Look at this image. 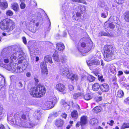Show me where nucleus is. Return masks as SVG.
I'll use <instances>...</instances> for the list:
<instances>
[{"instance_id":"obj_1","label":"nucleus","mask_w":129,"mask_h":129,"mask_svg":"<svg viewBox=\"0 0 129 129\" xmlns=\"http://www.w3.org/2000/svg\"><path fill=\"white\" fill-rule=\"evenodd\" d=\"M7 53L5 52V50L3 51L0 55V66L3 67H5L7 69L10 71L16 73H20L23 71L22 68L20 67L18 64H15V65L10 63L9 65L7 66L3 63V60L5 63L9 62V60L8 59H4L7 56Z\"/></svg>"},{"instance_id":"obj_2","label":"nucleus","mask_w":129,"mask_h":129,"mask_svg":"<svg viewBox=\"0 0 129 129\" xmlns=\"http://www.w3.org/2000/svg\"><path fill=\"white\" fill-rule=\"evenodd\" d=\"M15 119V123L17 125L25 128H30L33 127L36 124L33 123L32 122L28 120V118L24 114L21 116L17 114L14 116Z\"/></svg>"},{"instance_id":"obj_3","label":"nucleus","mask_w":129,"mask_h":129,"mask_svg":"<svg viewBox=\"0 0 129 129\" xmlns=\"http://www.w3.org/2000/svg\"><path fill=\"white\" fill-rule=\"evenodd\" d=\"M46 91L45 87L39 85L35 87H32L30 89V94L32 96L37 98H41L44 94Z\"/></svg>"},{"instance_id":"obj_4","label":"nucleus","mask_w":129,"mask_h":129,"mask_svg":"<svg viewBox=\"0 0 129 129\" xmlns=\"http://www.w3.org/2000/svg\"><path fill=\"white\" fill-rule=\"evenodd\" d=\"M15 24L12 20L8 19H5L0 23L1 28L7 32L13 30L15 28Z\"/></svg>"},{"instance_id":"obj_5","label":"nucleus","mask_w":129,"mask_h":129,"mask_svg":"<svg viewBox=\"0 0 129 129\" xmlns=\"http://www.w3.org/2000/svg\"><path fill=\"white\" fill-rule=\"evenodd\" d=\"M60 73L61 75L66 76L68 78L70 79L72 81H73L74 80L76 81L78 80V76L73 73L70 74L68 69L67 68H64L60 69Z\"/></svg>"},{"instance_id":"obj_6","label":"nucleus","mask_w":129,"mask_h":129,"mask_svg":"<svg viewBox=\"0 0 129 129\" xmlns=\"http://www.w3.org/2000/svg\"><path fill=\"white\" fill-rule=\"evenodd\" d=\"M103 51L105 60L107 61L111 60L113 53L112 48L109 46L105 45L103 48Z\"/></svg>"},{"instance_id":"obj_7","label":"nucleus","mask_w":129,"mask_h":129,"mask_svg":"<svg viewBox=\"0 0 129 129\" xmlns=\"http://www.w3.org/2000/svg\"><path fill=\"white\" fill-rule=\"evenodd\" d=\"M25 54L22 51L20 50L14 53L10 57L11 59L12 60L13 59L16 60L17 58L18 59H20L18 60V62L20 63L22 62L23 60H25Z\"/></svg>"},{"instance_id":"obj_8","label":"nucleus","mask_w":129,"mask_h":129,"mask_svg":"<svg viewBox=\"0 0 129 129\" xmlns=\"http://www.w3.org/2000/svg\"><path fill=\"white\" fill-rule=\"evenodd\" d=\"M93 43L92 41L88 44L87 45L85 43H82L81 46L78 47V50L80 52L84 53L87 52L90 50L92 47Z\"/></svg>"},{"instance_id":"obj_9","label":"nucleus","mask_w":129,"mask_h":129,"mask_svg":"<svg viewBox=\"0 0 129 129\" xmlns=\"http://www.w3.org/2000/svg\"><path fill=\"white\" fill-rule=\"evenodd\" d=\"M56 98L53 97L52 98H50L49 100L46 102L43 105V107L45 110L50 109L54 106L56 101Z\"/></svg>"},{"instance_id":"obj_10","label":"nucleus","mask_w":129,"mask_h":129,"mask_svg":"<svg viewBox=\"0 0 129 129\" xmlns=\"http://www.w3.org/2000/svg\"><path fill=\"white\" fill-rule=\"evenodd\" d=\"M55 88L57 91L63 92V94L66 92V87L62 84L59 83L57 84L56 85Z\"/></svg>"},{"instance_id":"obj_11","label":"nucleus","mask_w":129,"mask_h":129,"mask_svg":"<svg viewBox=\"0 0 129 129\" xmlns=\"http://www.w3.org/2000/svg\"><path fill=\"white\" fill-rule=\"evenodd\" d=\"M42 73L43 74H47L48 73L46 64L44 62H42L40 64Z\"/></svg>"},{"instance_id":"obj_12","label":"nucleus","mask_w":129,"mask_h":129,"mask_svg":"<svg viewBox=\"0 0 129 129\" xmlns=\"http://www.w3.org/2000/svg\"><path fill=\"white\" fill-rule=\"evenodd\" d=\"M100 88L102 92H106L109 91V87L108 84L106 83H104L101 85Z\"/></svg>"},{"instance_id":"obj_13","label":"nucleus","mask_w":129,"mask_h":129,"mask_svg":"<svg viewBox=\"0 0 129 129\" xmlns=\"http://www.w3.org/2000/svg\"><path fill=\"white\" fill-rule=\"evenodd\" d=\"M87 64L89 66H95L99 65L100 64V62L98 60H94L92 61H88L87 62Z\"/></svg>"},{"instance_id":"obj_14","label":"nucleus","mask_w":129,"mask_h":129,"mask_svg":"<svg viewBox=\"0 0 129 129\" xmlns=\"http://www.w3.org/2000/svg\"><path fill=\"white\" fill-rule=\"evenodd\" d=\"M64 124V121L60 119H56L55 121V124L58 127H61Z\"/></svg>"},{"instance_id":"obj_15","label":"nucleus","mask_w":129,"mask_h":129,"mask_svg":"<svg viewBox=\"0 0 129 129\" xmlns=\"http://www.w3.org/2000/svg\"><path fill=\"white\" fill-rule=\"evenodd\" d=\"M56 48L57 50L60 51H62L65 48L64 44L61 43H58L56 44Z\"/></svg>"},{"instance_id":"obj_16","label":"nucleus","mask_w":129,"mask_h":129,"mask_svg":"<svg viewBox=\"0 0 129 129\" xmlns=\"http://www.w3.org/2000/svg\"><path fill=\"white\" fill-rule=\"evenodd\" d=\"M30 26L29 29V30L33 33H35L36 31V28L34 27V23L33 22L31 21L29 23Z\"/></svg>"},{"instance_id":"obj_17","label":"nucleus","mask_w":129,"mask_h":129,"mask_svg":"<svg viewBox=\"0 0 129 129\" xmlns=\"http://www.w3.org/2000/svg\"><path fill=\"white\" fill-rule=\"evenodd\" d=\"M87 120V116H83L81 117L80 122L81 125H84L86 123Z\"/></svg>"},{"instance_id":"obj_18","label":"nucleus","mask_w":129,"mask_h":129,"mask_svg":"<svg viewBox=\"0 0 129 129\" xmlns=\"http://www.w3.org/2000/svg\"><path fill=\"white\" fill-rule=\"evenodd\" d=\"M12 8L15 11H17L19 9L18 5L17 3H14L11 5Z\"/></svg>"},{"instance_id":"obj_19","label":"nucleus","mask_w":129,"mask_h":129,"mask_svg":"<svg viewBox=\"0 0 129 129\" xmlns=\"http://www.w3.org/2000/svg\"><path fill=\"white\" fill-rule=\"evenodd\" d=\"M100 87V85L98 83H95L93 84L92 86V89L94 91H98Z\"/></svg>"},{"instance_id":"obj_20","label":"nucleus","mask_w":129,"mask_h":129,"mask_svg":"<svg viewBox=\"0 0 129 129\" xmlns=\"http://www.w3.org/2000/svg\"><path fill=\"white\" fill-rule=\"evenodd\" d=\"M44 60L46 63L49 62L50 63H53L51 56L50 55H47L45 56L44 58Z\"/></svg>"},{"instance_id":"obj_21","label":"nucleus","mask_w":129,"mask_h":129,"mask_svg":"<svg viewBox=\"0 0 129 129\" xmlns=\"http://www.w3.org/2000/svg\"><path fill=\"white\" fill-rule=\"evenodd\" d=\"M8 6V4L6 2H1L0 3V8L2 10H4L6 9Z\"/></svg>"},{"instance_id":"obj_22","label":"nucleus","mask_w":129,"mask_h":129,"mask_svg":"<svg viewBox=\"0 0 129 129\" xmlns=\"http://www.w3.org/2000/svg\"><path fill=\"white\" fill-rule=\"evenodd\" d=\"M95 74L96 76H98L99 80L101 82L103 83L104 82L105 80L103 78V76L101 74L98 73H95Z\"/></svg>"},{"instance_id":"obj_23","label":"nucleus","mask_w":129,"mask_h":129,"mask_svg":"<svg viewBox=\"0 0 129 129\" xmlns=\"http://www.w3.org/2000/svg\"><path fill=\"white\" fill-rule=\"evenodd\" d=\"M124 95V93L122 90L120 89L117 92L116 95L118 97L121 98H122Z\"/></svg>"},{"instance_id":"obj_24","label":"nucleus","mask_w":129,"mask_h":129,"mask_svg":"<svg viewBox=\"0 0 129 129\" xmlns=\"http://www.w3.org/2000/svg\"><path fill=\"white\" fill-rule=\"evenodd\" d=\"M0 84L1 85L2 87L5 85L6 81H5V78L2 76H0Z\"/></svg>"},{"instance_id":"obj_25","label":"nucleus","mask_w":129,"mask_h":129,"mask_svg":"<svg viewBox=\"0 0 129 129\" xmlns=\"http://www.w3.org/2000/svg\"><path fill=\"white\" fill-rule=\"evenodd\" d=\"M41 113L39 110H37L34 113L35 117L37 120H39L41 118Z\"/></svg>"},{"instance_id":"obj_26","label":"nucleus","mask_w":129,"mask_h":129,"mask_svg":"<svg viewBox=\"0 0 129 129\" xmlns=\"http://www.w3.org/2000/svg\"><path fill=\"white\" fill-rule=\"evenodd\" d=\"M71 115L72 117L76 119L78 117V113L75 110H74L71 112Z\"/></svg>"},{"instance_id":"obj_27","label":"nucleus","mask_w":129,"mask_h":129,"mask_svg":"<svg viewBox=\"0 0 129 129\" xmlns=\"http://www.w3.org/2000/svg\"><path fill=\"white\" fill-rule=\"evenodd\" d=\"M77 8L79 9V11L81 12L85 11L86 9V7L83 5H80L77 6Z\"/></svg>"},{"instance_id":"obj_28","label":"nucleus","mask_w":129,"mask_h":129,"mask_svg":"<svg viewBox=\"0 0 129 129\" xmlns=\"http://www.w3.org/2000/svg\"><path fill=\"white\" fill-rule=\"evenodd\" d=\"M58 54L57 53L55 52L53 55V57L54 60L57 62H59L60 59L58 58Z\"/></svg>"},{"instance_id":"obj_29","label":"nucleus","mask_w":129,"mask_h":129,"mask_svg":"<svg viewBox=\"0 0 129 129\" xmlns=\"http://www.w3.org/2000/svg\"><path fill=\"white\" fill-rule=\"evenodd\" d=\"M92 95L91 94L88 93L84 95V98L86 100H89L92 98Z\"/></svg>"},{"instance_id":"obj_30","label":"nucleus","mask_w":129,"mask_h":129,"mask_svg":"<svg viewBox=\"0 0 129 129\" xmlns=\"http://www.w3.org/2000/svg\"><path fill=\"white\" fill-rule=\"evenodd\" d=\"M124 19L126 22H129V12H126L124 14Z\"/></svg>"},{"instance_id":"obj_31","label":"nucleus","mask_w":129,"mask_h":129,"mask_svg":"<svg viewBox=\"0 0 129 129\" xmlns=\"http://www.w3.org/2000/svg\"><path fill=\"white\" fill-rule=\"evenodd\" d=\"M93 111L95 113H97L101 111V107L100 106H97L93 109Z\"/></svg>"},{"instance_id":"obj_32","label":"nucleus","mask_w":129,"mask_h":129,"mask_svg":"<svg viewBox=\"0 0 129 129\" xmlns=\"http://www.w3.org/2000/svg\"><path fill=\"white\" fill-rule=\"evenodd\" d=\"M108 15V12L106 11L101 13V16L103 18H106L107 16Z\"/></svg>"},{"instance_id":"obj_33","label":"nucleus","mask_w":129,"mask_h":129,"mask_svg":"<svg viewBox=\"0 0 129 129\" xmlns=\"http://www.w3.org/2000/svg\"><path fill=\"white\" fill-rule=\"evenodd\" d=\"M87 79L89 82H91L95 80V78L91 75H90L87 77Z\"/></svg>"},{"instance_id":"obj_34","label":"nucleus","mask_w":129,"mask_h":129,"mask_svg":"<svg viewBox=\"0 0 129 129\" xmlns=\"http://www.w3.org/2000/svg\"><path fill=\"white\" fill-rule=\"evenodd\" d=\"M98 120L94 118L92 119L90 121V123L92 125L96 124L98 123Z\"/></svg>"},{"instance_id":"obj_35","label":"nucleus","mask_w":129,"mask_h":129,"mask_svg":"<svg viewBox=\"0 0 129 129\" xmlns=\"http://www.w3.org/2000/svg\"><path fill=\"white\" fill-rule=\"evenodd\" d=\"M83 95L82 93H77L74 94L73 96V98L74 99H76L77 98L82 96Z\"/></svg>"},{"instance_id":"obj_36","label":"nucleus","mask_w":129,"mask_h":129,"mask_svg":"<svg viewBox=\"0 0 129 129\" xmlns=\"http://www.w3.org/2000/svg\"><path fill=\"white\" fill-rule=\"evenodd\" d=\"M6 15L8 16H12L13 14V13L11 10H8L6 11Z\"/></svg>"},{"instance_id":"obj_37","label":"nucleus","mask_w":129,"mask_h":129,"mask_svg":"<svg viewBox=\"0 0 129 129\" xmlns=\"http://www.w3.org/2000/svg\"><path fill=\"white\" fill-rule=\"evenodd\" d=\"M69 4L67 2H65L62 6L63 9L65 10L66 9L68 8L69 7Z\"/></svg>"},{"instance_id":"obj_38","label":"nucleus","mask_w":129,"mask_h":129,"mask_svg":"<svg viewBox=\"0 0 129 129\" xmlns=\"http://www.w3.org/2000/svg\"><path fill=\"white\" fill-rule=\"evenodd\" d=\"M109 35V33H107L103 31L101 32L99 34V36H108Z\"/></svg>"},{"instance_id":"obj_39","label":"nucleus","mask_w":129,"mask_h":129,"mask_svg":"<svg viewBox=\"0 0 129 129\" xmlns=\"http://www.w3.org/2000/svg\"><path fill=\"white\" fill-rule=\"evenodd\" d=\"M62 59H61L62 63L65 62L67 61V57L65 55H63L62 57Z\"/></svg>"},{"instance_id":"obj_40","label":"nucleus","mask_w":129,"mask_h":129,"mask_svg":"<svg viewBox=\"0 0 129 129\" xmlns=\"http://www.w3.org/2000/svg\"><path fill=\"white\" fill-rule=\"evenodd\" d=\"M124 103L126 104H129V97H127L124 100Z\"/></svg>"},{"instance_id":"obj_41","label":"nucleus","mask_w":129,"mask_h":129,"mask_svg":"<svg viewBox=\"0 0 129 129\" xmlns=\"http://www.w3.org/2000/svg\"><path fill=\"white\" fill-rule=\"evenodd\" d=\"M23 81H20L19 82L18 84V86L21 87L23 86Z\"/></svg>"},{"instance_id":"obj_42","label":"nucleus","mask_w":129,"mask_h":129,"mask_svg":"<svg viewBox=\"0 0 129 129\" xmlns=\"http://www.w3.org/2000/svg\"><path fill=\"white\" fill-rule=\"evenodd\" d=\"M116 70V67L113 66H111L110 68V70L111 72H114Z\"/></svg>"},{"instance_id":"obj_43","label":"nucleus","mask_w":129,"mask_h":129,"mask_svg":"<svg viewBox=\"0 0 129 129\" xmlns=\"http://www.w3.org/2000/svg\"><path fill=\"white\" fill-rule=\"evenodd\" d=\"M116 2L119 4H121L123 3L124 0H115Z\"/></svg>"},{"instance_id":"obj_44","label":"nucleus","mask_w":129,"mask_h":129,"mask_svg":"<svg viewBox=\"0 0 129 129\" xmlns=\"http://www.w3.org/2000/svg\"><path fill=\"white\" fill-rule=\"evenodd\" d=\"M20 7L21 9H24L25 7V5L23 3H22L20 5Z\"/></svg>"},{"instance_id":"obj_45","label":"nucleus","mask_w":129,"mask_h":129,"mask_svg":"<svg viewBox=\"0 0 129 129\" xmlns=\"http://www.w3.org/2000/svg\"><path fill=\"white\" fill-rule=\"evenodd\" d=\"M30 55L32 59H33L36 56L35 54L32 52H30Z\"/></svg>"},{"instance_id":"obj_46","label":"nucleus","mask_w":129,"mask_h":129,"mask_svg":"<svg viewBox=\"0 0 129 129\" xmlns=\"http://www.w3.org/2000/svg\"><path fill=\"white\" fill-rule=\"evenodd\" d=\"M71 2L73 3H81L80 0H70Z\"/></svg>"},{"instance_id":"obj_47","label":"nucleus","mask_w":129,"mask_h":129,"mask_svg":"<svg viewBox=\"0 0 129 129\" xmlns=\"http://www.w3.org/2000/svg\"><path fill=\"white\" fill-rule=\"evenodd\" d=\"M108 26L109 27L112 28H114L115 27V26L113 24L111 23H109L108 25Z\"/></svg>"},{"instance_id":"obj_48","label":"nucleus","mask_w":129,"mask_h":129,"mask_svg":"<svg viewBox=\"0 0 129 129\" xmlns=\"http://www.w3.org/2000/svg\"><path fill=\"white\" fill-rule=\"evenodd\" d=\"M10 118H9L8 117L7 120L8 121H9V122L10 123L12 124H13L14 123V122L13 120L12 119L10 120Z\"/></svg>"},{"instance_id":"obj_49","label":"nucleus","mask_w":129,"mask_h":129,"mask_svg":"<svg viewBox=\"0 0 129 129\" xmlns=\"http://www.w3.org/2000/svg\"><path fill=\"white\" fill-rule=\"evenodd\" d=\"M68 87L69 89L70 90H72L74 89L73 86L71 85H69Z\"/></svg>"},{"instance_id":"obj_50","label":"nucleus","mask_w":129,"mask_h":129,"mask_svg":"<svg viewBox=\"0 0 129 129\" xmlns=\"http://www.w3.org/2000/svg\"><path fill=\"white\" fill-rule=\"evenodd\" d=\"M87 77L84 75H82L81 77V80H83L87 78Z\"/></svg>"},{"instance_id":"obj_51","label":"nucleus","mask_w":129,"mask_h":129,"mask_svg":"<svg viewBox=\"0 0 129 129\" xmlns=\"http://www.w3.org/2000/svg\"><path fill=\"white\" fill-rule=\"evenodd\" d=\"M9 32H7V33H2V35L4 36H7L10 34H9Z\"/></svg>"},{"instance_id":"obj_52","label":"nucleus","mask_w":129,"mask_h":129,"mask_svg":"<svg viewBox=\"0 0 129 129\" xmlns=\"http://www.w3.org/2000/svg\"><path fill=\"white\" fill-rule=\"evenodd\" d=\"M24 44H26L27 42L26 38L25 37H23L22 38Z\"/></svg>"},{"instance_id":"obj_53","label":"nucleus","mask_w":129,"mask_h":129,"mask_svg":"<svg viewBox=\"0 0 129 129\" xmlns=\"http://www.w3.org/2000/svg\"><path fill=\"white\" fill-rule=\"evenodd\" d=\"M67 116V115L65 113H63L62 114V116L63 118L66 119Z\"/></svg>"},{"instance_id":"obj_54","label":"nucleus","mask_w":129,"mask_h":129,"mask_svg":"<svg viewBox=\"0 0 129 129\" xmlns=\"http://www.w3.org/2000/svg\"><path fill=\"white\" fill-rule=\"evenodd\" d=\"M102 97H99L96 98V100L98 101H101L102 100Z\"/></svg>"},{"instance_id":"obj_55","label":"nucleus","mask_w":129,"mask_h":129,"mask_svg":"<svg viewBox=\"0 0 129 129\" xmlns=\"http://www.w3.org/2000/svg\"><path fill=\"white\" fill-rule=\"evenodd\" d=\"M107 22H105L104 24V27L106 29V30H107Z\"/></svg>"},{"instance_id":"obj_56","label":"nucleus","mask_w":129,"mask_h":129,"mask_svg":"<svg viewBox=\"0 0 129 129\" xmlns=\"http://www.w3.org/2000/svg\"><path fill=\"white\" fill-rule=\"evenodd\" d=\"M123 74V72L121 71H119L118 72V75L119 76L122 75Z\"/></svg>"},{"instance_id":"obj_57","label":"nucleus","mask_w":129,"mask_h":129,"mask_svg":"<svg viewBox=\"0 0 129 129\" xmlns=\"http://www.w3.org/2000/svg\"><path fill=\"white\" fill-rule=\"evenodd\" d=\"M121 128L122 129H124L126 128L125 123H123V124L122 125V126H121Z\"/></svg>"},{"instance_id":"obj_58","label":"nucleus","mask_w":129,"mask_h":129,"mask_svg":"<svg viewBox=\"0 0 129 129\" xmlns=\"http://www.w3.org/2000/svg\"><path fill=\"white\" fill-rule=\"evenodd\" d=\"M125 47L126 48H127L129 50V41L126 43Z\"/></svg>"},{"instance_id":"obj_59","label":"nucleus","mask_w":129,"mask_h":129,"mask_svg":"<svg viewBox=\"0 0 129 129\" xmlns=\"http://www.w3.org/2000/svg\"><path fill=\"white\" fill-rule=\"evenodd\" d=\"M114 123V121L113 120H111L110 121L109 123V125L111 126H112Z\"/></svg>"},{"instance_id":"obj_60","label":"nucleus","mask_w":129,"mask_h":129,"mask_svg":"<svg viewBox=\"0 0 129 129\" xmlns=\"http://www.w3.org/2000/svg\"><path fill=\"white\" fill-rule=\"evenodd\" d=\"M80 124L81 125V122H78L76 125V127H79V126H80Z\"/></svg>"},{"instance_id":"obj_61","label":"nucleus","mask_w":129,"mask_h":129,"mask_svg":"<svg viewBox=\"0 0 129 129\" xmlns=\"http://www.w3.org/2000/svg\"><path fill=\"white\" fill-rule=\"evenodd\" d=\"M34 79H35V83H38L39 82L38 79L36 78H35Z\"/></svg>"},{"instance_id":"obj_62","label":"nucleus","mask_w":129,"mask_h":129,"mask_svg":"<svg viewBox=\"0 0 129 129\" xmlns=\"http://www.w3.org/2000/svg\"><path fill=\"white\" fill-rule=\"evenodd\" d=\"M0 129H5L3 125L2 124L0 125Z\"/></svg>"},{"instance_id":"obj_63","label":"nucleus","mask_w":129,"mask_h":129,"mask_svg":"<svg viewBox=\"0 0 129 129\" xmlns=\"http://www.w3.org/2000/svg\"><path fill=\"white\" fill-rule=\"evenodd\" d=\"M61 103L63 105L67 104V103H66V102L64 101L63 100H62L61 101Z\"/></svg>"},{"instance_id":"obj_64","label":"nucleus","mask_w":129,"mask_h":129,"mask_svg":"<svg viewBox=\"0 0 129 129\" xmlns=\"http://www.w3.org/2000/svg\"><path fill=\"white\" fill-rule=\"evenodd\" d=\"M71 37L72 40L73 41H75V39L76 38L73 35H72L71 36Z\"/></svg>"}]
</instances>
